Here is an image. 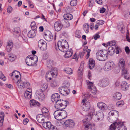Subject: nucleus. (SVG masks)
Wrapping results in <instances>:
<instances>
[{
  "mask_svg": "<svg viewBox=\"0 0 130 130\" xmlns=\"http://www.w3.org/2000/svg\"><path fill=\"white\" fill-rule=\"evenodd\" d=\"M54 115L56 119L60 120L66 118L67 116V114L64 110H57L54 112Z\"/></svg>",
  "mask_w": 130,
  "mask_h": 130,
  "instance_id": "obj_1",
  "label": "nucleus"
},
{
  "mask_svg": "<svg viewBox=\"0 0 130 130\" xmlns=\"http://www.w3.org/2000/svg\"><path fill=\"white\" fill-rule=\"evenodd\" d=\"M57 47L59 50L63 52H66L68 50L69 45L68 42L64 40H62L58 42L57 45H56V47Z\"/></svg>",
  "mask_w": 130,
  "mask_h": 130,
  "instance_id": "obj_2",
  "label": "nucleus"
},
{
  "mask_svg": "<svg viewBox=\"0 0 130 130\" xmlns=\"http://www.w3.org/2000/svg\"><path fill=\"white\" fill-rule=\"evenodd\" d=\"M68 102L66 100L60 99L55 102L54 104V107L57 110H63L67 106Z\"/></svg>",
  "mask_w": 130,
  "mask_h": 130,
  "instance_id": "obj_3",
  "label": "nucleus"
},
{
  "mask_svg": "<svg viewBox=\"0 0 130 130\" xmlns=\"http://www.w3.org/2000/svg\"><path fill=\"white\" fill-rule=\"evenodd\" d=\"M38 60L37 57L36 55L29 56L26 59V64L29 66L35 65L36 63Z\"/></svg>",
  "mask_w": 130,
  "mask_h": 130,
  "instance_id": "obj_4",
  "label": "nucleus"
},
{
  "mask_svg": "<svg viewBox=\"0 0 130 130\" xmlns=\"http://www.w3.org/2000/svg\"><path fill=\"white\" fill-rule=\"evenodd\" d=\"M107 52L106 51L100 50L97 52L96 57L99 61H104L107 58Z\"/></svg>",
  "mask_w": 130,
  "mask_h": 130,
  "instance_id": "obj_5",
  "label": "nucleus"
},
{
  "mask_svg": "<svg viewBox=\"0 0 130 130\" xmlns=\"http://www.w3.org/2000/svg\"><path fill=\"white\" fill-rule=\"evenodd\" d=\"M104 114L101 111H97L92 114V118L96 122L102 120L104 117Z\"/></svg>",
  "mask_w": 130,
  "mask_h": 130,
  "instance_id": "obj_6",
  "label": "nucleus"
},
{
  "mask_svg": "<svg viewBox=\"0 0 130 130\" xmlns=\"http://www.w3.org/2000/svg\"><path fill=\"white\" fill-rule=\"evenodd\" d=\"M115 64L113 61H109L106 63L103 69L105 71H109L114 67Z\"/></svg>",
  "mask_w": 130,
  "mask_h": 130,
  "instance_id": "obj_7",
  "label": "nucleus"
},
{
  "mask_svg": "<svg viewBox=\"0 0 130 130\" xmlns=\"http://www.w3.org/2000/svg\"><path fill=\"white\" fill-rule=\"evenodd\" d=\"M86 99L85 98L83 99L82 101L83 105L82 106V109L85 111H88L89 110L90 107V103L89 102H86Z\"/></svg>",
  "mask_w": 130,
  "mask_h": 130,
  "instance_id": "obj_8",
  "label": "nucleus"
},
{
  "mask_svg": "<svg viewBox=\"0 0 130 130\" xmlns=\"http://www.w3.org/2000/svg\"><path fill=\"white\" fill-rule=\"evenodd\" d=\"M42 125L44 128L48 129L49 130H58L56 126L51 125L50 122H45L42 124Z\"/></svg>",
  "mask_w": 130,
  "mask_h": 130,
  "instance_id": "obj_9",
  "label": "nucleus"
},
{
  "mask_svg": "<svg viewBox=\"0 0 130 130\" xmlns=\"http://www.w3.org/2000/svg\"><path fill=\"white\" fill-rule=\"evenodd\" d=\"M38 47L43 51L46 50L47 48L46 43L43 40H40L38 42Z\"/></svg>",
  "mask_w": 130,
  "mask_h": 130,
  "instance_id": "obj_10",
  "label": "nucleus"
},
{
  "mask_svg": "<svg viewBox=\"0 0 130 130\" xmlns=\"http://www.w3.org/2000/svg\"><path fill=\"white\" fill-rule=\"evenodd\" d=\"M64 124L67 127L70 128H73L75 126V123L73 120H68L65 122Z\"/></svg>",
  "mask_w": 130,
  "mask_h": 130,
  "instance_id": "obj_11",
  "label": "nucleus"
},
{
  "mask_svg": "<svg viewBox=\"0 0 130 130\" xmlns=\"http://www.w3.org/2000/svg\"><path fill=\"white\" fill-rule=\"evenodd\" d=\"M54 29L57 31H60L63 27V25L61 22L57 21L55 22L54 25Z\"/></svg>",
  "mask_w": 130,
  "mask_h": 130,
  "instance_id": "obj_12",
  "label": "nucleus"
},
{
  "mask_svg": "<svg viewBox=\"0 0 130 130\" xmlns=\"http://www.w3.org/2000/svg\"><path fill=\"white\" fill-rule=\"evenodd\" d=\"M115 125L116 127L115 130H127L126 127L124 125L122 122H115Z\"/></svg>",
  "mask_w": 130,
  "mask_h": 130,
  "instance_id": "obj_13",
  "label": "nucleus"
},
{
  "mask_svg": "<svg viewBox=\"0 0 130 130\" xmlns=\"http://www.w3.org/2000/svg\"><path fill=\"white\" fill-rule=\"evenodd\" d=\"M109 80L108 79L104 78L100 80L99 84L102 87H105L108 85Z\"/></svg>",
  "mask_w": 130,
  "mask_h": 130,
  "instance_id": "obj_14",
  "label": "nucleus"
},
{
  "mask_svg": "<svg viewBox=\"0 0 130 130\" xmlns=\"http://www.w3.org/2000/svg\"><path fill=\"white\" fill-rule=\"evenodd\" d=\"M98 106L100 109L103 111L106 110L107 108L106 105L105 103L101 102L98 103Z\"/></svg>",
  "mask_w": 130,
  "mask_h": 130,
  "instance_id": "obj_15",
  "label": "nucleus"
},
{
  "mask_svg": "<svg viewBox=\"0 0 130 130\" xmlns=\"http://www.w3.org/2000/svg\"><path fill=\"white\" fill-rule=\"evenodd\" d=\"M60 96L58 93H55L52 95L51 96V100L53 102H56L60 100Z\"/></svg>",
  "mask_w": 130,
  "mask_h": 130,
  "instance_id": "obj_16",
  "label": "nucleus"
},
{
  "mask_svg": "<svg viewBox=\"0 0 130 130\" xmlns=\"http://www.w3.org/2000/svg\"><path fill=\"white\" fill-rule=\"evenodd\" d=\"M8 58L11 61H14L17 58L16 55L14 54L9 53L8 55Z\"/></svg>",
  "mask_w": 130,
  "mask_h": 130,
  "instance_id": "obj_17",
  "label": "nucleus"
},
{
  "mask_svg": "<svg viewBox=\"0 0 130 130\" xmlns=\"http://www.w3.org/2000/svg\"><path fill=\"white\" fill-rule=\"evenodd\" d=\"M18 88L20 89H22L25 88L24 83L21 80L17 81V83Z\"/></svg>",
  "mask_w": 130,
  "mask_h": 130,
  "instance_id": "obj_18",
  "label": "nucleus"
},
{
  "mask_svg": "<svg viewBox=\"0 0 130 130\" xmlns=\"http://www.w3.org/2000/svg\"><path fill=\"white\" fill-rule=\"evenodd\" d=\"M44 117L41 114H39L37 116L36 119L38 122L40 123H43L44 122V119L43 118Z\"/></svg>",
  "mask_w": 130,
  "mask_h": 130,
  "instance_id": "obj_19",
  "label": "nucleus"
},
{
  "mask_svg": "<svg viewBox=\"0 0 130 130\" xmlns=\"http://www.w3.org/2000/svg\"><path fill=\"white\" fill-rule=\"evenodd\" d=\"M43 36L46 40L49 41H51L53 39V36L51 34L44 33Z\"/></svg>",
  "mask_w": 130,
  "mask_h": 130,
  "instance_id": "obj_20",
  "label": "nucleus"
},
{
  "mask_svg": "<svg viewBox=\"0 0 130 130\" xmlns=\"http://www.w3.org/2000/svg\"><path fill=\"white\" fill-rule=\"evenodd\" d=\"M32 90L30 89V90H26L24 93V96L26 98L28 99H30L31 97Z\"/></svg>",
  "mask_w": 130,
  "mask_h": 130,
  "instance_id": "obj_21",
  "label": "nucleus"
},
{
  "mask_svg": "<svg viewBox=\"0 0 130 130\" xmlns=\"http://www.w3.org/2000/svg\"><path fill=\"white\" fill-rule=\"evenodd\" d=\"M122 89L123 91L126 90L128 88V84L126 82L123 81L121 84Z\"/></svg>",
  "mask_w": 130,
  "mask_h": 130,
  "instance_id": "obj_22",
  "label": "nucleus"
},
{
  "mask_svg": "<svg viewBox=\"0 0 130 130\" xmlns=\"http://www.w3.org/2000/svg\"><path fill=\"white\" fill-rule=\"evenodd\" d=\"M89 67L90 69H91L93 68L95 65V61L92 59H90L89 60Z\"/></svg>",
  "mask_w": 130,
  "mask_h": 130,
  "instance_id": "obj_23",
  "label": "nucleus"
},
{
  "mask_svg": "<svg viewBox=\"0 0 130 130\" xmlns=\"http://www.w3.org/2000/svg\"><path fill=\"white\" fill-rule=\"evenodd\" d=\"M85 128L86 129L87 128V129H88L90 128L91 130H95V127L94 124H92L91 123H89L88 124L86 125L85 126Z\"/></svg>",
  "mask_w": 130,
  "mask_h": 130,
  "instance_id": "obj_24",
  "label": "nucleus"
},
{
  "mask_svg": "<svg viewBox=\"0 0 130 130\" xmlns=\"http://www.w3.org/2000/svg\"><path fill=\"white\" fill-rule=\"evenodd\" d=\"M115 47H113L110 46L108 48V52L107 53L109 55H112L114 53L115 51Z\"/></svg>",
  "mask_w": 130,
  "mask_h": 130,
  "instance_id": "obj_25",
  "label": "nucleus"
},
{
  "mask_svg": "<svg viewBox=\"0 0 130 130\" xmlns=\"http://www.w3.org/2000/svg\"><path fill=\"white\" fill-rule=\"evenodd\" d=\"M30 106H39L40 105L39 103L36 101L32 100L30 101Z\"/></svg>",
  "mask_w": 130,
  "mask_h": 130,
  "instance_id": "obj_26",
  "label": "nucleus"
},
{
  "mask_svg": "<svg viewBox=\"0 0 130 130\" xmlns=\"http://www.w3.org/2000/svg\"><path fill=\"white\" fill-rule=\"evenodd\" d=\"M121 96L122 95L120 93L117 92L113 95V97L114 99L119 100L121 98Z\"/></svg>",
  "mask_w": 130,
  "mask_h": 130,
  "instance_id": "obj_27",
  "label": "nucleus"
},
{
  "mask_svg": "<svg viewBox=\"0 0 130 130\" xmlns=\"http://www.w3.org/2000/svg\"><path fill=\"white\" fill-rule=\"evenodd\" d=\"M118 30L121 31L122 33H123L124 32V27L122 23L119 24L118 26Z\"/></svg>",
  "mask_w": 130,
  "mask_h": 130,
  "instance_id": "obj_28",
  "label": "nucleus"
},
{
  "mask_svg": "<svg viewBox=\"0 0 130 130\" xmlns=\"http://www.w3.org/2000/svg\"><path fill=\"white\" fill-rule=\"evenodd\" d=\"M83 70V67L81 65L78 70V76L79 79H81L82 76V71Z\"/></svg>",
  "mask_w": 130,
  "mask_h": 130,
  "instance_id": "obj_29",
  "label": "nucleus"
},
{
  "mask_svg": "<svg viewBox=\"0 0 130 130\" xmlns=\"http://www.w3.org/2000/svg\"><path fill=\"white\" fill-rule=\"evenodd\" d=\"M36 35V33L35 30H32L30 31L28 33V37L30 38H33Z\"/></svg>",
  "mask_w": 130,
  "mask_h": 130,
  "instance_id": "obj_30",
  "label": "nucleus"
},
{
  "mask_svg": "<svg viewBox=\"0 0 130 130\" xmlns=\"http://www.w3.org/2000/svg\"><path fill=\"white\" fill-rule=\"evenodd\" d=\"M63 17L64 19L67 20H70L72 19L73 16L70 14L67 13L64 14Z\"/></svg>",
  "mask_w": 130,
  "mask_h": 130,
  "instance_id": "obj_31",
  "label": "nucleus"
},
{
  "mask_svg": "<svg viewBox=\"0 0 130 130\" xmlns=\"http://www.w3.org/2000/svg\"><path fill=\"white\" fill-rule=\"evenodd\" d=\"M66 53L65 55V58H67L71 57L72 55L73 54V52L72 49L70 50H67L66 51Z\"/></svg>",
  "mask_w": 130,
  "mask_h": 130,
  "instance_id": "obj_32",
  "label": "nucleus"
},
{
  "mask_svg": "<svg viewBox=\"0 0 130 130\" xmlns=\"http://www.w3.org/2000/svg\"><path fill=\"white\" fill-rule=\"evenodd\" d=\"M19 75H20V73L18 71L15 70L10 75L11 77H15L16 78H18Z\"/></svg>",
  "mask_w": 130,
  "mask_h": 130,
  "instance_id": "obj_33",
  "label": "nucleus"
},
{
  "mask_svg": "<svg viewBox=\"0 0 130 130\" xmlns=\"http://www.w3.org/2000/svg\"><path fill=\"white\" fill-rule=\"evenodd\" d=\"M4 114L3 112L0 113V126L1 127L3 125V123L4 117Z\"/></svg>",
  "mask_w": 130,
  "mask_h": 130,
  "instance_id": "obj_34",
  "label": "nucleus"
},
{
  "mask_svg": "<svg viewBox=\"0 0 130 130\" xmlns=\"http://www.w3.org/2000/svg\"><path fill=\"white\" fill-rule=\"evenodd\" d=\"M64 88V87H60L59 88V90L60 94H61L63 95L66 96L65 94L66 93H65V92L64 91V90H66V89H65Z\"/></svg>",
  "mask_w": 130,
  "mask_h": 130,
  "instance_id": "obj_35",
  "label": "nucleus"
},
{
  "mask_svg": "<svg viewBox=\"0 0 130 130\" xmlns=\"http://www.w3.org/2000/svg\"><path fill=\"white\" fill-rule=\"evenodd\" d=\"M83 28L86 33H88L89 32V25L88 24L86 23L84 24L83 25Z\"/></svg>",
  "mask_w": 130,
  "mask_h": 130,
  "instance_id": "obj_36",
  "label": "nucleus"
},
{
  "mask_svg": "<svg viewBox=\"0 0 130 130\" xmlns=\"http://www.w3.org/2000/svg\"><path fill=\"white\" fill-rule=\"evenodd\" d=\"M53 61L51 60H48L46 62V65L47 67L50 68L53 65Z\"/></svg>",
  "mask_w": 130,
  "mask_h": 130,
  "instance_id": "obj_37",
  "label": "nucleus"
},
{
  "mask_svg": "<svg viewBox=\"0 0 130 130\" xmlns=\"http://www.w3.org/2000/svg\"><path fill=\"white\" fill-rule=\"evenodd\" d=\"M65 71L69 74H71L73 73V71L72 69L69 68H66L64 69Z\"/></svg>",
  "mask_w": 130,
  "mask_h": 130,
  "instance_id": "obj_38",
  "label": "nucleus"
},
{
  "mask_svg": "<svg viewBox=\"0 0 130 130\" xmlns=\"http://www.w3.org/2000/svg\"><path fill=\"white\" fill-rule=\"evenodd\" d=\"M109 115L110 116L111 115L112 116L114 115L118 116L119 115L118 112V111L115 110H112L110 111L109 113Z\"/></svg>",
  "mask_w": 130,
  "mask_h": 130,
  "instance_id": "obj_39",
  "label": "nucleus"
},
{
  "mask_svg": "<svg viewBox=\"0 0 130 130\" xmlns=\"http://www.w3.org/2000/svg\"><path fill=\"white\" fill-rule=\"evenodd\" d=\"M52 74L51 72L50 71H48L47 72L46 75V77L47 79H49L50 80L51 79V76H54L53 75H52Z\"/></svg>",
  "mask_w": 130,
  "mask_h": 130,
  "instance_id": "obj_40",
  "label": "nucleus"
},
{
  "mask_svg": "<svg viewBox=\"0 0 130 130\" xmlns=\"http://www.w3.org/2000/svg\"><path fill=\"white\" fill-rule=\"evenodd\" d=\"M14 34H19L20 32V29L19 27H16L12 30Z\"/></svg>",
  "mask_w": 130,
  "mask_h": 130,
  "instance_id": "obj_41",
  "label": "nucleus"
},
{
  "mask_svg": "<svg viewBox=\"0 0 130 130\" xmlns=\"http://www.w3.org/2000/svg\"><path fill=\"white\" fill-rule=\"evenodd\" d=\"M48 86V84L47 83H45L41 85V89L43 91L45 90L47 88Z\"/></svg>",
  "mask_w": 130,
  "mask_h": 130,
  "instance_id": "obj_42",
  "label": "nucleus"
},
{
  "mask_svg": "<svg viewBox=\"0 0 130 130\" xmlns=\"http://www.w3.org/2000/svg\"><path fill=\"white\" fill-rule=\"evenodd\" d=\"M124 102L123 101H119L117 102L116 106L118 107H120L124 105Z\"/></svg>",
  "mask_w": 130,
  "mask_h": 130,
  "instance_id": "obj_43",
  "label": "nucleus"
},
{
  "mask_svg": "<svg viewBox=\"0 0 130 130\" xmlns=\"http://www.w3.org/2000/svg\"><path fill=\"white\" fill-rule=\"evenodd\" d=\"M38 97L39 100L41 101L44 100L45 98V96L43 93H42V94L38 96Z\"/></svg>",
  "mask_w": 130,
  "mask_h": 130,
  "instance_id": "obj_44",
  "label": "nucleus"
},
{
  "mask_svg": "<svg viewBox=\"0 0 130 130\" xmlns=\"http://www.w3.org/2000/svg\"><path fill=\"white\" fill-rule=\"evenodd\" d=\"M42 114L44 117L45 116V115L47 114L48 112V110L46 108H43L42 109Z\"/></svg>",
  "mask_w": 130,
  "mask_h": 130,
  "instance_id": "obj_45",
  "label": "nucleus"
},
{
  "mask_svg": "<svg viewBox=\"0 0 130 130\" xmlns=\"http://www.w3.org/2000/svg\"><path fill=\"white\" fill-rule=\"evenodd\" d=\"M87 84L88 86V88L89 89H91L94 86H93V83L89 81L87 82Z\"/></svg>",
  "mask_w": 130,
  "mask_h": 130,
  "instance_id": "obj_46",
  "label": "nucleus"
},
{
  "mask_svg": "<svg viewBox=\"0 0 130 130\" xmlns=\"http://www.w3.org/2000/svg\"><path fill=\"white\" fill-rule=\"evenodd\" d=\"M116 44V42L114 41H112L111 42H108L107 43V45H108V46H112L114 47L115 46Z\"/></svg>",
  "mask_w": 130,
  "mask_h": 130,
  "instance_id": "obj_47",
  "label": "nucleus"
},
{
  "mask_svg": "<svg viewBox=\"0 0 130 130\" xmlns=\"http://www.w3.org/2000/svg\"><path fill=\"white\" fill-rule=\"evenodd\" d=\"M77 0H72L70 2V4L72 6H75L77 5Z\"/></svg>",
  "mask_w": 130,
  "mask_h": 130,
  "instance_id": "obj_48",
  "label": "nucleus"
},
{
  "mask_svg": "<svg viewBox=\"0 0 130 130\" xmlns=\"http://www.w3.org/2000/svg\"><path fill=\"white\" fill-rule=\"evenodd\" d=\"M0 78L2 80L5 81L6 80V78L2 73V72L0 71Z\"/></svg>",
  "mask_w": 130,
  "mask_h": 130,
  "instance_id": "obj_49",
  "label": "nucleus"
},
{
  "mask_svg": "<svg viewBox=\"0 0 130 130\" xmlns=\"http://www.w3.org/2000/svg\"><path fill=\"white\" fill-rule=\"evenodd\" d=\"M43 91L41 89H39L37 90L36 93L37 95L38 96L41 94L42 93H43Z\"/></svg>",
  "mask_w": 130,
  "mask_h": 130,
  "instance_id": "obj_50",
  "label": "nucleus"
},
{
  "mask_svg": "<svg viewBox=\"0 0 130 130\" xmlns=\"http://www.w3.org/2000/svg\"><path fill=\"white\" fill-rule=\"evenodd\" d=\"M115 125V123L112 124L110 126L108 130H115L116 127Z\"/></svg>",
  "mask_w": 130,
  "mask_h": 130,
  "instance_id": "obj_51",
  "label": "nucleus"
},
{
  "mask_svg": "<svg viewBox=\"0 0 130 130\" xmlns=\"http://www.w3.org/2000/svg\"><path fill=\"white\" fill-rule=\"evenodd\" d=\"M51 72L52 74V75H54L56 74L57 72V70L55 68H52L51 70V71H50Z\"/></svg>",
  "mask_w": 130,
  "mask_h": 130,
  "instance_id": "obj_52",
  "label": "nucleus"
},
{
  "mask_svg": "<svg viewBox=\"0 0 130 130\" xmlns=\"http://www.w3.org/2000/svg\"><path fill=\"white\" fill-rule=\"evenodd\" d=\"M91 90V91L92 93L94 95L97 92L96 89L95 87H93Z\"/></svg>",
  "mask_w": 130,
  "mask_h": 130,
  "instance_id": "obj_53",
  "label": "nucleus"
},
{
  "mask_svg": "<svg viewBox=\"0 0 130 130\" xmlns=\"http://www.w3.org/2000/svg\"><path fill=\"white\" fill-rule=\"evenodd\" d=\"M50 85L52 87H55L57 85V83L55 80L53 81L50 84Z\"/></svg>",
  "mask_w": 130,
  "mask_h": 130,
  "instance_id": "obj_54",
  "label": "nucleus"
},
{
  "mask_svg": "<svg viewBox=\"0 0 130 130\" xmlns=\"http://www.w3.org/2000/svg\"><path fill=\"white\" fill-rule=\"evenodd\" d=\"M122 73L123 75L128 73L127 70L125 68V67L123 68V69H122Z\"/></svg>",
  "mask_w": 130,
  "mask_h": 130,
  "instance_id": "obj_55",
  "label": "nucleus"
},
{
  "mask_svg": "<svg viewBox=\"0 0 130 130\" xmlns=\"http://www.w3.org/2000/svg\"><path fill=\"white\" fill-rule=\"evenodd\" d=\"M65 89H66V90H64V91L65 92V93L66 94H66V96L67 95H68L70 92V90L67 87H65Z\"/></svg>",
  "mask_w": 130,
  "mask_h": 130,
  "instance_id": "obj_56",
  "label": "nucleus"
},
{
  "mask_svg": "<svg viewBox=\"0 0 130 130\" xmlns=\"http://www.w3.org/2000/svg\"><path fill=\"white\" fill-rule=\"evenodd\" d=\"M104 22L102 20H100L97 21V24L100 25H102L104 23Z\"/></svg>",
  "mask_w": 130,
  "mask_h": 130,
  "instance_id": "obj_57",
  "label": "nucleus"
},
{
  "mask_svg": "<svg viewBox=\"0 0 130 130\" xmlns=\"http://www.w3.org/2000/svg\"><path fill=\"white\" fill-rule=\"evenodd\" d=\"M31 26L32 28L34 29L36 28V26L35 25V22H32L31 23Z\"/></svg>",
  "mask_w": 130,
  "mask_h": 130,
  "instance_id": "obj_58",
  "label": "nucleus"
},
{
  "mask_svg": "<svg viewBox=\"0 0 130 130\" xmlns=\"http://www.w3.org/2000/svg\"><path fill=\"white\" fill-rule=\"evenodd\" d=\"M12 10V8L11 6H9L7 8V12L9 13H11Z\"/></svg>",
  "mask_w": 130,
  "mask_h": 130,
  "instance_id": "obj_59",
  "label": "nucleus"
},
{
  "mask_svg": "<svg viewBox=\"0 0 130 130\" xmlns=\"http://www.w3.org/2000/svg\"><path fill=\"white\" fill-rule=\"evenodd\" d=\"M106 11V9L104 7H102L100 9V12L101 13H104Z\"/></svg>",
  "mask_w": 130,
  "mask_h": 130,
  "instance_id": "obj_60",
  "label": "nucleus"
},
{
  "mask_svg": "<svg viewBox=\"0 0 130 130\" xmlns=\"http://www.w3.org/2000/svg\"><path fill=\"white\" fill-rule=\"evenodd\" d=\"M91 51V50L90 49H88L87 51V54L86 56V58L87 59L88 58L89 56L90 55V52Z\"/></svg>",
  "mask_w": 130,
  "mask_h": 130,
  "instance_id": "obj_61",
  "label": "nucleus"
},
{
  "mask_svg": "<svg viewBox=\"0 0 130 130\" xmlns=\"http://www.w3.org/2000/svg\"><path fill=\"white\" fill-rule=\"evenodd\" d=\"M118 66L119 68L122 69L125 67V65L124 64L118 63Z\"/></svg>",
  "mask_w": 130,
  "mask_h": 130,
  "instance_id": "obj_62",
  "label": "nucleus"
},
{
  "mask_svg": "<svg viewBox=\"0 0 130 130\" xmlns=\"http://www.w3.org/2000/svg\"><path fill=\"white\" fill-rule=\"evenodd\" d=\"M115 48L116 51V52L117 54H118L119 53V50L120 49L117 46H114Z\"/></svg>",
  "mask_w": 130,
  "mask_h": 130,
  "instance_id": "obj_63",
  "label": "nucleus"
},
{
  "mask_svg": "<svg viewBox=\"0 0 130 130\" xmlns=\"http://www.w3.org/2000/svg\"><path fill=\"white\" fill-rule=\"evenodd\" d=\"M29 121V120L27 118H26L24 119L23 120V123L25 125L27 124Z\"/></svg>",
  "mask_w": 130,
  "mask_h": 130,
  "instance_id": "obj_64",
  "label": "nucleus"
}]
</instances>
